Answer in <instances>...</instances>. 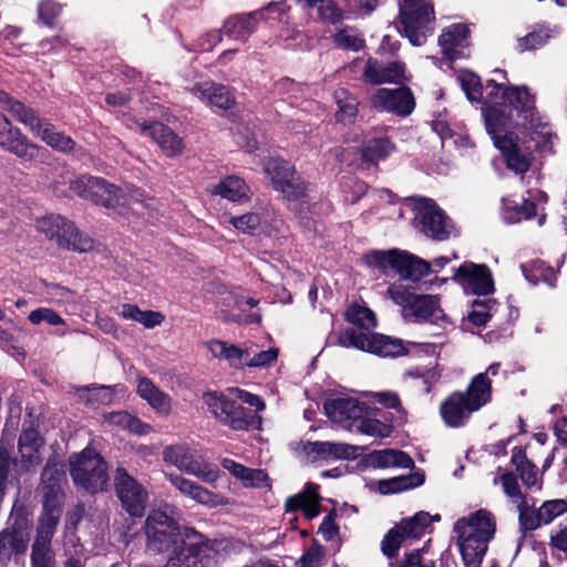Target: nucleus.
I'll return each instance as SVG.
<instances>
[{
  "instance_id": "39448f33",
  "label": "nucleus",
  "mask_w": 567,
  "mask_h": 567,
  "mask_svg": "<svg viewBox=\"0 0 567 567\" xmlns=\"http://www.w3.org/2000/svg\"><path fill=\"white\" fill-rule=\"evenodd\" d=\"M409 200L414 216V228L426 238L444 241L457 236L454 221L432 198L413 196Z\"/></svg>"
},
{
  "instance_id": "5fc2aeb1",
  "label": "nucleus",
  "mask_w": 567,
  "mask_h": 567,
  "mask_svg": "<svg viewBox=\"0 0 567 567\" xmlns=\"http://www.w3.org/2000/svg\"><path fill=\"white\" fill-rule=\"evenodd\" d=\"M276 192L289 203L305 202L308 192V184L296 172L291 178L285 179L282 187L277 188Z\"/></svg>"
},
{
  "instance_id": "052dcab7",
  "label": "nucleus",
  "mask_w": 567,
  "mask_h": 567,
  "mask_svg": "<svg viewBox=\"0 0 567 567\" xmlns=\"http://www.w3.org/2000/svg\"><path fill=\"white\" fill-rule=\"evenodd\" d=\"M399 250H373L364 255L363 259L367 266L386 271L395 268Z\"/></svg>"
},
{
  "instance_id": "f8f14e48",
  "label": "nucleus",
  "mask_w": 567,
  "mask_h": 567,
  "mask_svg": "<svg viewBox=\"0 0 567 567\" xmlns=\"http://www.w3.org/2000/svg\"><path fill=\"white\" fill-rule=\"evenodd\" d=\"M114 491L122 508L132 517H142L148 503L146 487L133 477L124 467L114 473Z\"/></svg>"
},
{
  "instance_id": "20e7f679",
  "label": "nucleus",
  "mask_w": 567,
  "mask_h": 567,
  "mask_svg": "<svg viewBox=\"0 0 567 567\" xmlns=\"http://www.w3.org/2000/svg\"><path fill=\"white\" fill-rule=\"evenodd\" d=\"M511 118L499 111L492 110L486 114V131L496 148L505 159L506 166L517 174L529 169L532 157L520 150L517 136L509 131Z\"/></svg>"
},
{
  "instance_id": "6e6d98bb",
  "label": "nucleus",
  "mask_w": 567,
  "mask_h": 567,
  "mask_svg": "<svg viewBox=\"0 0 567 567\" xmlns=\"http://www.w3.org/2000/svg\"><path fill=\"white\" fill-rule=\"evenodd\" d=\"M431 516L429 513L419 512L413 517L401 522L398 526L406 539H419L429 528Z\"/></svg>"
},
{
  "instance_id": "13d9d810",
  "label": "nucleus",
  "mask_w": 567,
  "mask_h": 567,
  "mask_svg": "<svg viewBox=\"0 0 567 567\" xmlns=\"http://www.w3.org/2000/svg\"><path fill=\"white\" fill-rule=\"evenodd\" d=\"M495 299H476L472 302V310L467 315L468 321L475 327H484L496 311Z\"/></svg>"
},
{
  "instance_id": "e2e57ef3",
  "label": "nucleus",
  "mask_w": 567,
  "mask_h": 567,
  "mask_svg": "<svg viewBox=\"0 0 567 567\" xmlns=\"http://www.w3.org/2000/svg\"><path fill=\"white\" fill-rule=\"evenodd\" d=\"M405 540H408L406 537L403 536L400 527L395 525L384 535L381 542V550L383 555L390 559L395 557Z\"/></svg>"
},
{
  "instance_id": "680f3d73",
  "label": "nucleus",
  "mask_w": 567,
  "mask_h": 567,
  "mask_svg": "<svg viewBox=\"0 0 567 567\" xmlns=\"http://www.w3.org/2000/svg\"><path fill=\"white\" fill-rule=\"evenodd\" d=\"M334 43L344 50L359 51L364 47V39L351 27L340 29L333 35Z\"/></svg>"
},
{
  "instance_id": "c85d7f7f",
  "label": "nucleus",
  "mask_w": 567,
  "mask_h": 567,
  "mask_svg": "<svg viewBox=\"0 0 567 567\" xmlns=\"http://www.w3.org/2000/svg\"><path fill=\"white\" fill-rule=\"evenodd\" d=\"M44 440L34 427L33 422H24L18 441L22 466L29 471L41 463L40 449Z\"/></svg>"
},
{
  "instance_id": "e433bc0d",
  "label": "nucleus",
  "mask_w": 567,
  "mask_h": 567,
  "mask_svg": "<svg viewBox=\"0 0 567 567\" xmlns=\"http://www.w3.org/2000/svg\"><path fill=\"white\" fill-rule=\"evenodd\" d=\"M285 507L287 513L301 509L308 519L317 517L319 515V503L316 486L309 485L306 492L288 497Z\"/></svg>"
},
{
  "instance_id": "bf43d9fd",
  "label": "nucleus",
  "mask_w": 567,
  "mask_h": 567,
  "mask_svg": "<svg viewBox=\"0 0 567 567\" xmlns=\"http://www.w3.org/2000/svg\"><path fill=\"white\" fill-rule=\"evenodd\" d=\"M553 33H558L559 30L555 28L549 30L548 27L540 25L537 30H534L523 38L518 39V50L520 52L536 50L544 45Z\"/></svg>"
},
{
  "instance_id": "864d4df0",
  "label": "nucleus",
  "mask_w": 567,
  "mask_h": 567,
  "mask_svg": "<svg viewBox=\"0 0 567 567\" xmlns=\"http://www.w3.org/2000/svg\"><path fill=\"white\" fill-rule=\"evenodd\" d=\"M353 432L373 437H386L392 432V425L371 417L369 414V406L367 405V410L362 413V417H360Z\"/></svg>"
},
{
  "instance_id": "dca6fc26",
  "label": "nucleus",
  "mask_w": 567,
  "mask_h": 567,
  "mask_svg": "<svg viewBox=\"0 0 567 567\" xmlns=\"http://www.w3.org/2000/svg\"><path fill=\"white\" fill-rule=\"evenodd\" d=\"M372 107L401 117L410 115L415 107V100L408 86L399 89H379L370 97Z\"/></svg>"
},
{
  "instance_id": "473e14b6",
  "label": "nucleus",
  "mask_w": 567,
  "mask_h": 567,
  "mask_svg": "<svg viewBox=\"0 0 567 567\" xmlns=\"http://www.w3.org/2000/svg\"><path fill=\"white\" fill-rule=\"evenodd\" d=\"M394 270L402 279L416 282L431 272V265L408 251H399Z\"/></svg>"
},
{
  "instance_id": "de8ad7c7",
  "label": "nucleus",
  "mask_w": 567,
  "mask_h": 567,
  "mask_svg": "<svg viewBox=\"0 0 567 567\" xmlns=\"http://www.w3.org/2000/svg\"><path fill=\"white\" fill-rule=\"evenodd\" d=\"M536 215V204L529 199H523L522 203L503 200V218L509 224L527 220Z\"/></svg>"
},
{
  "instance_id": "7c9ffc66",
  "label": "nucleus",
  "mask_w": 567,
  "mask_h": 567,
  "mask_svg": "<svg viewBox=\"0 0 567 567\" xmlns=\"http://www.w3.org/2000/svg\"><path fill=\"white\" fill-rule=\"evenodd\" d=\"M190 92L200 101L207 102L212 106L220 110H229L235 104V96L231 91L223 85L213 82L197 83Z\"/></svg>"
},
{
  "instance_id": "a19ab883",
  "label": "nucleus",
  "mask_w": 567,
  "mask_h": 567,
  "mask_svg": "<svg viewBox=\"0 0 567 567\" xmlns=\"http://www.w3.org/2000/svg\"><path fill=\"white\" fill-rule=\"evenodd\" d=\"M182 471L198 477L205 483H215L220 474L215 464L209 463L204 456L194 451Z\"/></svg>"
},
{
  "instance_id": "72a5a7b5",
  "label": "nucleus",
  "mask_w": 567,
  "mask_h": 567,
  "mask_svg": "<svg viewBox=\"0 0 567 567\" xmlns=\"http://www.w3.org/2000/svg\"><path fill=\"white\" fill-rule=\"evenodd\" d=\"M367 461L371 466L378 468H414L412 457L408 453L394 449L373 451L368 454Z\"/></svg>"
},
{
  "instance_id": "bb28decb",
  "label": "nucleus",
  "mask_w": 567,
  "mask_h": 567,
  "mask_svg": "<svg viewBox=\"0 0 567 567\" xmlns=\"http://www.w3.org/2000/svg\"><path fill=\"white\" fill-rule=\"evenodd\" d=\"M475 412L460 391L452 392L440 405V414L444 424L452 429L465 426Z\"/></svg>"
},
{
  "instance_id": "412c9836",
  "label": "nucleus",
  "mask_w": 567,
  "mask_h": 567,
  "mask_svg": "<svg viewBox=\"0 0 567 567\" xmlns=\"http://www.w3.org/2000/svg\"><path fill=\"white\" fill-rule=\"evenodd\" d=\"M259 17L260 14L256 11L230 16L225 20L219 32H212L208 34L213 41L207 47L203 45V49L209 50L219 42L220 33L236 41H247V39L255 32Z\"/></svg>"
},
{
  "instance_id": "f3484780",
  "label": "nucleus",
  "mask_w": 567,
  "mask_h": 567,
  "mask_svg": "<svg viewBox=\"0 0 567 567\" xmlns=\"http://www.w3.org/2000/svg\"><path fill=\"white\" fill-rule=\"evenodd\" d=\"M228 223L237 230L249 235H271L281 224V218L270 207L246 213L241 216H231Z\"/></svg>"
},
{
  "instance_id": "f704fd0d",
  "label": "nucleus",
  "mask_w": 567,
  "mask_h": 567,
  "mask_svg": "<svg viewBox=\"0 0 567 567\" xmlns=\"http://www.w3.org/2000/svg\"><path fill=\"white\" fill-rule=\"evenodd\" d=\"M425 482V474L423 470H414L406 475H400L378 482V489L381 494H395L409 491L423 485Z\"/></svg>"
},
{
  "instance_id": "aec40b11",
  "label": "nucleus",
  "mask_w": 567,
  "mask_h": 567,
  "mask_svg": "<svg viewBox=\"0 0 567 567\" xmlns=\"http://www.w3.org/2000/svg\"><path fill=\"white\" fill-rule=\"evenodd\" d=\"M140 133L152 138L167 157L183 153L184 142L171 127L157 121H136Z\"/></svg>"
},
{
  "instance_id": "4be33fe9",
  "label": "nucleus",
  "mask_w": 567,
  "mask_h": 567,
  "mask_svg": "<svg viewBox=\"0 0 567 567\" xmlns=\"http://www.w3.org/2000/svg\"><path fill=\"white\" fill-rule=\"evenodd\" d=\"M65 473L53 461H48L42 473L40 488L43 495V513L60 515L59 505L62 495V482Z\"/></svg>"
},
{
  "instance_id": "9b49d317",
  "label": "nucleus",
  "mask_w": 567,
  "mask_h": 567,
  "mask_svg": "<svg viewBox=\"0 0 567 567\" xmlns=\"http://www.w3.org/2000/svg\"><path fill=\"white\" fill-rule=\"evenodd\" d=\"M146 546L150 551L161 554L174 548L179 543L185 544L181 537L179 526L175 519L165 512L153 511L145 520Z\"/></svg>"
},
{
  "instance_id": "2eb2a0df",
  "label": "nucleus",
  "mask_w": 567,
  "mask_h": 567,
  "mask_svg": "<svg viewBox=\"0 0 567 567\" xmlns=\"http://www.w3.org/2000/svg\"><path fill=\"white\" fill-rule=\"evenodd\" d=\"M453 279L463 287L466 293L487 296L495 290L492 271L483 264L464 262L456 269Z\"/></svg>"
},
{
  "instance_id": "5701e85b",
  "label": "nucleus",
  "mask_w": 567,
  "mask_h": 567,
  "mask_svg": "<svg viewBox=\"0 0 567 567\" xmlns=\"http://www.w3.org/2000/svg\"><path fill=\"white\" fill-rule=\"evenodd\" d=\"M443 56L453 62L470 55V29L466 24L454 23L443 30L439 37Z\"/></svg>"
},
{
  "instance_id": "ea45409f",
  "label": "nucleus",
  "mask_w": 567,
  "mask_h": 567,
  "mask_svg": "<svg viewBox=\"0 0 567 567\" xmlns=\"http://www.w3.org/2000/svg\"><path fill=\"white\" fill-rule=\"evenodd\" d=\"M210 193L230 202H241L248 198L249 187L243 178L230 175L216 184Z\"/></svg>"
},
{
  "instance_id": "a878e982",
  "label": "nucleus",
  "mask_w": 567,
  "mask_h": 567,
  "mask_svg": "<svg viewBox=\"0 0 567 567\" xmlns=\"http://www.w3.org/2000/svg\"><path fill=\"white\" fill-rule=\"evenodd\" d=\"M305 452L312 462H329L354 458L359 447L342 442L316 441L308 442L305 445Z\"/></svg>"
},
{
  "instance_id": "423d86ee",
  "label": "nucleus",
  "mask_w": 567,
  "mask_h": 567,
  "mask_svg": "<svg viewBox=\"0 0 567 567\" xmlns=\"http://www.w3.org/2000/svg\"><path fill=\"white\" fill-rule=\"evenodd\" d=\"M70 475L74 485L87 493L95 494L107 487V464L103 456L92 447L69 457Z\"/></svg>"
},
{
  "instance_id": "cd10ccee",
  "label": "nucleus",
  "mask_w": 567,
  "mask_h": 567,
  "mask_svg": "<svg viewBox=\"0 0 567 567\" xmlns=\"http://www.w3.org/2000/svg\"><path fill=\"white\" fill-rule=\"evenodd\" d=\"M517 124L524 127L530 136V140L535 142V147L540 153H555L554 148L558 141V136L553 131L551 125L544 121L543 116H540L538 112Z\"/></svg>"
},
{
  "instance_id": "b1692460",
  "label": "nucleus",
  "mask_w": 567,
  "mask_h": 567,
  "mask_svg": "<svg viewBox=\"0 0 567 567\" xmlns=\"http://www.w3.org/2000/svg\"><path fill=\"white\" fill-rule=\"evenodd\" d=\"M215 555L205 542L184 544L168 559L165 567H214Z\"/></svg>"
},
{
  "instance_id": "c03bdc74",
  "label": "nucleus",
  "mask_w": 567,
  "mask_h": 567,
  "mask_svg": "<svg viewBox=\"0 0 567 567\" xmlns=\"http://www.w3.org/2000/svg\"><path fill=\"white\" fill-rule=\"evenodd\" d=\"M262 169L275 190L281 188L285 179L291 178L297 172L295 166L281 157L267 158Z\"/></svg>"
},
{
  "instance_id": "2f4dec72",
  "label": "nucleus",
  "mask_w": 567,
  "mask_h": 567,
  "mask_svg": "<svg viewBox=\"0 0 567 567\" xmlns=\"http://www.w3.org/2000/svg\"><path fill=\"white\" fill-rule=\"evenodd\" d=\"M136 393L158 414H169L172 409L169 395L159 390L150 378L141 377L137 379Z\"/></svg>"
},
{
  "instance_id": "1a4fd4ad",
  "label": "nucleus",
  "mask_w": 567,
  "mask_h": 567,
  "mask_svg": "<svg viewBox=\"0 0 567 567\" xmlns=\"http://www.w3.org/2000/svg\"><path fill=\"white\" fill-rule=\"evenodd\" d=\"M338 346L354 348L379 357H398L406 353L401 339L375 332H358L354 328L341 330L337 336Z\"/></svg>"
},
{
  "instance_id": "37998d69",
  "label": "nucleus",
  "mask_w": 567,
  "mask_h": 567,
  "mask_svg": "<svg viewBox=\"0 0 567 567\" xmlns=\"http://www.w3.org/2000/svg\"><path fill=\"white\" fill-rule=\"evenodd\" d=\"M34 136L39 137L54 151L61 153H69L75 146V142L72 140L71 136L65 135L62 132H58L55 127L47 121L43 122V124L37 131Z\"/></svg>"
},
{
  "instance_id": "a211bd4d",
  "label": "nucleus",
  "mask_w": 567,
  "mask_h": 567,
  "mask_svg": "<svg viewBox=\"0 0 567 567\" xmlns=\"http://www.w3.org/2000/svg\"><path fill=\"white\" fill-rule=\"evenodd\" d=\"M501 362L491 363L471 379L464 391H460L476 412L492 402V378L501 373Z\"/></svg>"
},
{
  "instance_id": "8fccbe9b",
  "label": "nucleus",
  "mask_w": 567,
  "mask_h": 567,
  "mask_svg": "<svg viewBox=\"0 0 567 567\" xmlns=\"http://www.w3.org/2000/svg\"><path fill=\"white\" fill-rule=\"evenodd\" d=\"M334 100L338 105L337 120L342 123H351L358 114L357 97L348 90L340 87L334 91Z\"/></svg>"
},
{
  "instance_id": "4d7b16f0",
  "label": "nucleus",
  "mask_w": 567,
  "mask_h": 567,
  "mask_svg": "<svg viewBox=\"0 0 567 567\" xmlns=\"http://www.w3.org/2000/svg\"><path fill=\"white\" fill-rule=\"evenodd\" d=\"M457 80L466 97L472 103H480L484 97V89L478 75L471 71H461Z\"/></svg>"
},
{
  "instance_id": "3c124183",
  "label": "nucleus",
  "mask_w": 567,
  "mask_h": 567,
  "mask_svg": "<svg viewBox=\"0 0 567 567\" xmlns=\"http://www.w3.org/2000/svg\"><path fill=\"white\" fill-rule=\"evenodd\" d=\"M12 446L13 435L8 432L7 427H4L0 439V504L2 503L6 495L8 476L11 465L10 450Z\"/></svg>"
},
{
  "instance_id": "393cba45",
  "label": "nucleus",
  "mask_w": 567,
  "mask_h": 567,
  "mask_svg": "<svg viewBox=\"0 0 567 567\" xmlns=\"http://www.w3.org/2000/svg\"><path fill=\"white\" fill-rule=\"evenodd\" d=\"M408 80L405 65L399 61L382 63L369 58L362 72V81L368 84L399 83Z\"/></svg>"
},
{
  "instance_id": "0e129e2a",
  "label": "nucleus",
  "mask_w": 567,
  "mask_h": 567,
  "mask_svg": "<svg viewBox=\"0 0 567 567\" xmlns=\"http://www.w3.org/2000/svg\"><path fill=\"white\" fill-rule=\"evenodd\" d=\"M538 509L542 525H548L558 516L567 513V501L563 498L545 501Z\"/></svg>"
},
{
  "instance_id": "49530a36",
  "label": "nucleus",
  "mask_w": 567,
  "mask_h": 567,
  "mask_svg": "<svg viewBox=\"0 0 567 567\" xmlns=\"http://www.w3.org/2000/svg\"><path fill=\"white\" fill-rule=\"evenodd\" d=\"M104 422L110 425L123 429L130 433L144 435L151 430V425L142 422L138 417L131 415L126 411L110 412L103 415Z\"/></svg>"
},
{
  "instance_id": "6e6552de",
  "label": "nucleus",
  "mask_w": 567,
  "mask_h": 567,
  "mask_svg": "<svg viewBox=\"0 0 567 567\" xmlns=\"http://www.w3.org/2000/svg\"><path fill=\"white\" fill-rule=\"evenodd\" d=\"M69 189L74 195L105 208L115 209L131 204V197L123 188L97 176L82 175L72 179Z\"/></svg>"
},
{
  "instance_id": "603ef678",
  "label": "nucleus",
  "mask_w": 567,
  "mask_h": 567,
  "mask_svg": "<svg viewBox=\"0 0 567 567\" xmlns=\"http://www.w3.org/2000/svg\"><path fill=\"white\" fill-rule=\"evenodd\" d=\"M515 507L518 512L519 530L523 534L533 532L542 526L539 509L535 508L534 502L529 503V499L526 498L520 501Z\"/></svg>"
},
{
  "instance_id": "69168bd1",
  "label": "nucleus",
  "mask_w": 567,
  "mask_h": 567,
  "mask_svg": "<svg viewBox=\"0 0 567 567\" xmlns=\"http://www.w3.org/2000/svg\"><path fill=\"white\" fill-rule=\"evenodd\" d=\"M192 452L193 450L186 444H175L165 447L163 457L165 462L175 465L182 471Z\"/></svg>"
},
{
  "instance_id": "c756f323",
  "label": "nucleus",
  "mask_w": 567,
  "mask_h": 567,
  "mask_svg": "<svg viewBox=\"0 0 567 567\" xmlns=\"http://www.w3.org/2000/svg\"><path fill=\"white\" fill-rule=\"evenodd\" d=\"M166 477L184 496H187L202 505L217 507L224 504L221 496L198 485L194 481L176 474H167Z\"/></svg>"
},
{
  "instance_id": "6ab92c4d",
  "label": "nucleus",
  "mask_w": 567,
  "mask_h": 567,
  "mask_svg": "<svg viewBox=\"0 0 567 567\" xmlns=\"http://www.w3.org/2000/svg\"><path fill=\"white\" fill-rule=\"evenodd\" d=\"M323 408L332 422L352 432L365 412L367 403L354 398H333L327 400Z\"/></svg>"
},
{
  "instance_id": "774afa93",
  "label": "nucleus",
  "mask_w": 567,
  "mask_h": 567,
  "mask_svg": "<svg viewBox=\"0 0 567 567\" xmlns=\"http://www.w3.org/2000/svg\"><path fill=\"white\" fill-rule=\"evenodd\" d=\"M64 554L66 556L65 567H83L85 556L84 548L78 540L70 538L64 543Z\"/></svg>"
},
{
  "instance_id": "a18cd8bd",
  "label": "nucleus",
  "mask_w": 567,
  "mask_h": 567,
  "mask_svg": "<svg viewBox=\"0 0 567 567\" xmlns=\"http://www.w3.org/2000/svg\"><path fill=\"white\" fill-rule=\"evenodd\" d=\"M346 319L358 332L371 333L377 327L375 315L365 305H350L346 311Z\"/></svg>"
},
{
  "instance_id": "4c0bfd02",
  "label": "nucleus",
  "mask_w": 567,
  "mask_h": 567,
  "mask_svg": "<svg viewBox=\"0 0 567 567\" xmlns=\"http://www.w3.org/2000/svg\"><path fill=\"white\" fill-rule=\"evenodd\" d=\"M410 309L419 321L437 322L444 316L439 297L432 295H417Z\"/></svg>"
},
{
  "instance_id": "f257e3e1",
  "label": "nucleus",
  "mask_w": 567,
  "mask_h": 567,
  "mask_svg": "<svg viewBox=\"0 0 567 567\" xmlns=\"http://www.w3.org/2000/svg\"><path fill=\"white\" fill-rule=\"evenodd\" d=\"M0 110L8 112L16 121L23 124L34 135L43 124L38 112L0 90ZM0 147L14 154L24 162L33 161L39 155V146L31 143L20 128L0 113Z\"/></svg>"
},
{
  "instance_id": "58836bf2",
  "label": "nucleus",
  "mask_w": 567,
  "mask_h": 567,
  "mask_svg": "<svg viewBox=\"0 0 567 567\" xmlns=\"http://www.w3.org/2000/svg\"><path fill=\"white\" fill-rule=\"evenodd\" d=\"M511 461L527 488L536 487L538 491L542 488V480L538 478L536 465L526 457L525 452L520 447L513 450Z\"/></svg>"
},
{
  "instance_id": "79ce46f5",
  "label": "nucleus",
  "mask_w": 567,
  "mask_h": 567,
  "mask_svg": "<svg viewBox=\"0 0 567 567\" xmlns=\"http://www.w3.org/2000/svg\"><path fill=\"white\" fill-rule=\"evenodd\" d=\"M394 150V144L386 136L371 138L360 147L361 159L364 163L377 164L389 157Z\"/></svg>"
},
{
  "instance_id": "09e8293b",
  "label": "nucleus",
  "mask_w": 567,
  "mask_h": 567,
  "mask_svg": "<svg viewBox=\"0 0 567 567\" xmlns=\"http://www.w3.org/2000/svg\"><path fill=\"white\" fill-rule=\"evenodd\" d=\"M522 271L532 285H537L539 282H545L549 287H555V282L557 279L556 271L553 267L547 266L543 260H535L527 265L520 266Z\"/></svg>"
},
{
  "instance_id": "4468645a",
  "label": "nucleus",
  "mask_w": 567,
  "mask_h": 567,
  "mask_svg": "<svg viewBox=\"0 0 567 567\" xmlns=\"http://www.w3.org/2000/svg\"><path fill=\"white\" fill-rule=\"evenodd\" d=\"M503 106H491L484 111V122L486 123L487 112L495 110L505 113L511 118V128L514 125V113L522 121L537 113L534 96L529 93L527 86H508L502 94Z\"/></svg>"
},
{
  "instance_id": "338daca9",
  "label": "nucleus",
  "mask_w": 567,
  "mask_h": 567,
  "mask_svg": "<svg viewBox=\"0 0 567 567\" xmlns=\"http://www.w3.org/2000/svg\"><path fill=\"white\" fill-rule=\"evenodd\" d=\"M499 482L502 484L504 493L514 505H517L518 503H520V501L527 498V496L522 493L520 486L517 481V476L513 472H506L503 475H501Z\"/></svg>"
},
{
  "instance_id": "f03ea898",
  "label": "nucleus",
  "mask_w": 567,
  "mask_h": 567,
  "mask_svg": "<svg viewBox=\"0 0 567 567\" xmlns=\"http://www.w3.org/2000/svg\"><path fill=\"white\" fill-rule=\"evenodd\" d=\"M454 532L464 566L481 567L496 532L494 515L486 509H478L468 517L457 519Z\"/></svg>"
},
{
  "instance_id": "7ed1b4c3",
  "label": "nucleus",
  "mask_w": 567,
  "mask_h": 567,
  "mask_svg": "<svg viewBox=\"0 0 567 567\" xmlns=\"http://www.w3.org/2000/svg\"><path fill=\"white\" fill-rule=\"evenodd\" d=\"M238 398L248 405L255 408L249 410L230 400L226 395L216 392L204 394V401L208 411L223 424L235 431H248L257 429L260 424V417L256 412L265 409L264 401L256 394L244 390H238Z\"/></svg>"
},
{
  "instance_id": "c9c22d12",
  "label": "nucleus",
  "mask_w": 567,
  "mask_h": 567,
  "mask_svg": "<svg viewBox=\"0 0 567 567\" xmlns=\"http://www.w3.org/2000/svg\"><path fill=\"white\" fill-rule=\"evenodd\" d=\"M206 344L213 357L227 361L231 368H240L250 355L248 348L243 349L226 341L213 339Z\"/></svg>"
},
{
  "instance_id": "0eeeda50",
  "label": "nucleus",
  "mask_w": 567,
  "mask_h": 567,
  "mask_svg": "<svg viewBox=\"0 0 567 567\" xmlns=\"http://www.w3.org/2000/svg\"><path fill=\"white\" fill-rule=\"evenodd\" d=\"M37 229L60 248L78 252H87L93 249L94 240L86 233L80 230L68 218L49 214L37 220Z\"/></svg>"
},
{
  "instance_id": "9d476101",
  "label": "nucleus",
  "mask_w": 567,
  "mask_h": 567,
  "mask_svg": "<svg viewBox=\"0 0 567 567\" xmlns=\"http://www.w3.org/2000/svg\"><path fill=\"white\" fill-rule=\"evenodd\" d=\"M400 20L406 38L413 45H422L431 33L434 9L430 0H403Z\"/></svg>"
},
{
  "instance_id": "ddd939ff",
  "label": "nucleus",
  "mask_w": 567,
  "mask_h": 567,
  "mask_svg": "<svg viewBox=\"0 0 567 567\" xmlns=\"http://www.w3.org/2000/svg\"><path fill=\"white\" fill-rule=\"evenodd\" d=\"M59 524V516L54 513H43L39 519L37 536L31 549L32 567H54V554L51 540Z\"/></svg>"
}]
</instances>
